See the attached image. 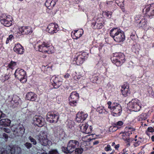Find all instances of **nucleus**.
I'll return each instance as SVG.
<instances>
[{
  "instance_id": "1",
  "label": "nucleus",
  "mask_w": 154,
  "mask_h": 154,
  "mask_svg": "<svg viewBox=\"0 0 154 154\" xmlns=\"http://www.w3.org/2000/svg\"><path fill=\"white\" fill-rule=\"evenodd\" d=\"M109 34L116 42H122L125 40L124 32L120 29H118L116 28L112 29L110 30Z\"/></svg>"
},
{
  "instance_id": "2",
  "label": "nucleus",
  "mask_w": 154,
  "mask_h": 154,
  "mask_svg": "<svg viewBox=\"0 0 154 154\" xmlns=\"http://www.w3.org/2000/svg\"><path fill=\"white\" fill-rule=\"evenodd\" d=\"M111 60L112 62L115 64L117 66H120L126 60L124 54L121 52L113 54Z\"/></svg>"
},
{
  "instance_id": "3",
  "label": "nucleus",
  "mask_w": 154,
  "mask_h": 154,
  "mask_svg": "<svg viewBox=\"0 0 154 154\" xmlns=\"http://www.w3.org/2000/svg\"><path fill=\"white\" fill-rule=\"evenodd\" d=\"M79 143L76 140H70L68 143L66 148L62 147V151L66 153L70 154L79 147Z\"/></svg>"
},
{
  "instance_id": "4",
  "label": "nucleus",
  "mask_w": 154,
  "mask_h": 154,
  "mask_svg": "<svg viewBox=\"0 0 154 154\" xmlns=\"http://www.w3.org/2000/svg\"><path fill=\"white\" fill-rule=\"evenodd\" d=\"M9 152L10 154H20L21 149L16 146H7L6 150L4 148H0V154H7V152Z\"/></svg>"
},
{
  "instance_id": "5",
  "label": "nucleus",
  "mask_w": 154,
  "mask_h": 154,
  "mask_svg": "<svg viewBox=\"0 0 154 154\" xmlns=\"http://www.w3.org/2000/svg\"><path fill=\"white\" fill-rule=\"evenodd\" d=\"M38 51L43 53L51 54L54 52V48L49 44L44 42L38 46Z\"/></svg>"
},
{
  "instance_id": "6",
  "label": "nucleus",
  "mask_w": 154,
  "mask_h": 154,
  "mask_svg": "<svg viewBox=\"0 0 154 154\" xmlns=\"http://www.w3.org/2000/svg\"><path fill=\"white\" fill-rule=\"evenodd\" d=\"M108 105V108L113 113L119 115L122 111L121 106L117 103H112L111 101L107 103Z\"/></svg>"
},
{
  "instance_id": "7",
  "label": "nucleus",
  "mask_w": 154,
  "mask_h": 154,
  "mask_svg": "<svg viewBox=\"0 0 154 154\" xmlns=\"http://www.w3.org/2000/svg\"><path fill=\"white\" fill-rule=\"evenodd\" d=\"M135 23L139 27L145 28L147 26V21L144 17L140 15H136L134 17Z\"/></svg>"
},
{
  "instance_id": "8",
  "label": "nucleus",
  "mask_w": 154,
  "mask_h": 154,
  "mask_svg": "<svg viewBox=\"0 0 154 154\" xmlns=\"http://www.w3.org/2000/svg\"><path fill=\"white\" fill-rule=\"evenodd\" d=\"M1 23L5 26L9 27L12 25V17L10 15L7 16L5 14H2L0 17Z\"/></svg>"
},
{
  "instance_id": "9",
  "label": "nucleus",
  "mask_w": 154,
  "mask_h": 154,
  "mask_svg": "<svg viewBox=\"0 0 154 154\" xmlns=\"http://www.w3.org/2000/svg\"><path fill=\"white\" fill-rule=\"evenodd\" d=\"M26 73L23 69L19 68L17 69L15 71L14 75L16 78L20 80L21 82H26Z\"/></svg>"
},
{
  "instance_id": "10",
  "label": "nucleus",
  "mask_w": 154,
  "mask_h": 154,
  "mask_svg": "<svg viewBox=\"0 0 154 154\" xmlns=\"http://www.w3.org/2000/svg\"><path fill=\"white\" fill-rule=\"evenodd\" d=\"M59 118L58 114L54 112H49L47 114V119L48 121L51 123H57Z\"/></svg>"
},
{
  "instance_id": "11",
  "label": "nucleus",
  "mask_w": 154,
  "mask_h": 154,
  "mask_svg": "<svg viewBox=\"0 0 154 154\" xmlns=\"http://www.w3.org/2000/svg\"><path fill=\"white\" fill-rule=\"evenodd\" d=\"M128 105L132 110L135 112L139 111L141 107V104L139 100L137 99L133 100Z\"/></svg>"
},
{
  "instance_id": "12",
  "label": "nucleus",
  "mask_w": 154,
  "mask_h": 154,
  "mask_svg": "<svg viewBox=\"0 0 154 154\" xmlns=\"http://www.w3.org/2000/svg\"><path fill=\"white\" fill-rule=\"evenodd\" d=\"M37 138L40 143L42 145L46 146L48 144V140L47 138L46 133L44 131H41L37 136Z\"/></svg>"
},
{
  "instance_id": "13",
  "label": "nucleus",
  "mask_w": 154,
  "mask_h": 154,
  "mask_svg": "<svg viewBox=\"0 0 154 154\" xmlns=\"http://www.w3.org/2000/svg\"><path fill=\"white\" fill-rule=\"evenodd\" d=\"M143 12L149 17L152 18L154 16V4L146 6L143 9Z\"/></svg>"
},
{
  "instance_id": "14",
  "label": "nucleus",
  "mask_w": 154,
  "mask_h": 154,
  "mask_svg": "<svg viewBox=\"0 0 154 154\" xmlns=\"http://www.w3.org/2000/svg\"><path fill=\"white\" fill-rule=\"evenodd\" d=\"M51 82L55 88H58L62 84V79L59 77L55 75L52 76L51 79Z\"/></svg>"
},
{
  "instance_id": "15",
  "label": "nucleus",
  "mask_w": 154,
  "mask_h": 154,
  "mask_svg": "<svg viewBox=\"0 0 154 154\" xmlns=\"http://www.w3.org/2000/svg\"><path fill=\"white\" fill-rule=\"evenodd\" d=\"M33 120L34 124L39 127H42L44 124V119L40 116L35 115Z\"/></svg>"
},
{
  "instance_id": "16",
  "label": "nucleus",
  "mask_w": 154,
  "mask_h": 154,
  "mask_svg": "<svg viewBox=\"0 0 154 154\" xmlns=\"http://www.w3.org/2000/svg\"><path fill=\"white\" fill-rule=\"evenodd\" d=\"M87 54L86 53L84 52L79 54L76 56V62L78 65L83 63L85 60L87 58Z\"/></svg>"
},
{
  "instance_id": "17",
  "label": "nucleus",
  "mask_w": 154,
  "mask_h": 154,
  "mask_svg": "<svg viewBox=\"0 0 154 154\" xmlns=\"http://www.w3.org/2000/svg\"><path fill=\"white\" fill-rule=\"evenodd\" d=\"M88 126L86 123L80 124L79 125L80 131L83 133L86 134L91 133L92 131V128L91 126L88 128Z\"/></svg>"
},
{
  "instance_id": "18",
  "label": "nucleus",
  "mask_w": 154,
  "mask_h": 154,
  "mask_svg": "<svg viewBox=\"0 0 154 154\" xmlns=\"http://www.w3.org/2000/svg\"><path fill=\"white\" fill-rule=\"evenodd\" d=\"M48 29V31L49 33L54 34L56 33L58 30V26L55 23H51L49 24L47 27Z\"/></svg>"
},
{
  "instance_id": "19",
  "label": "nucleus",
  "mask_w": 154,
  "mask_h": 154,
  "mask_svg": "<svg viewBox=\"0 0 154 154\" xmlns=\"http://www.w3.org/2000/svg\"><path fill=\"white\" fill-rule=\"evenodd\" d=\"M88 116V114L81 112H78L76 115V121L78 122H82L85 120Z\"/></svg>"
},
{
  "instance_id": "20",
  "label": "nucleus",
  "mask_w": 154,
  "mask_h": 154,
  "mask_svg": "<svg viewBox=\"0 0 154 154\" xmlns=\"http://www.w3.org/2000/svg\"><path fill=\"white\" fill-rule=\"evenodd\" d=\"M13 50L16 53L20 54H23L24 52L23 47L19 43L15 44Z\"/></svg>"
},
{
  "instance_id": "21",
  "label": "nucleus",
  "mask_w": 154,
  "mask_h": 154,
  "mask_svg": "<svg viewBox=\"0 0 154 154\" xmlns=\"http://www.w3.org/2000/svg\"><path fill=\"white\" fill-rule=\"evenodd\" d=\"M19 30L23 34L31 35L32 32V28L30 27L23 26L19 28Z\"/></svg>"
},
{
  "instance_id": "22",
  "label": "nucleus",
  "mask_w": 154,
  "mask_h": 154,
  "mask_svg": "<svg viewBox=\"0 0 154 154\" xmlns=\"http://www.w3.org/2000/svg\"><path fill=\"white\" fill-rule=\"evenodd\" d=\"M58 0H46L45 5L49 9H51L55 5Z\"/></svg>"
},
{
  "instance_id": "23",
  "label": "nucleus",
  "mask_w": 154,
  "mask_h": 154,
  "mask_svg": "<svg viewBox=\"0 0 154 154\" xmlns=\"http://www.w3.org/2000/svg\"><path fill=\"white\" fill-rule=\"evenodd\" d=\"M92 26L94 29H100L103 27V25L102 23L97 20V21H94L92 22Z\"/></svg>"
},
{
  "instance_id": "24",
  "label": "nucleus",
  "mask_w": 154,
  "mask_h": 154,
  "mask_svg": "<svg viewBox=\"0 0 154 154\" xmlns=\"http://www.w3.org/2000/svg\"><path fill=\"white\" fill-rule=\"evenodd\" d=\"M56 133L57 136L60 137L61 139H63L65 137V134L64 131L60 127L57 128Z\"/></svg>"
},
{
  "instance_id": "25",
  "label": "nucleus",
  "mask_w": 154,
  "mask_h": 154,
  "mask_svg": "<svg viewBox=\"0 0 154 154\" xmlns=\"http://www.w3.org/2000/svg\"><path fill=\"white\" fill-rule=\"evenodd\" d=\"M10 123L11 121L8 119H3L0 120V125L3 126H9Z\"/></svg>"
},
{
  "instance_id": "26",
  "label": "nucleus",
  "mask_w": 154,
  "mask_h": 154,
  "mask_svg": "<svg viewBox=\"0 0 154 154\" xmlns=\"http://www.w3.org/2000/svg\"><path fill=\"white\" fill-rule=\"evenodd\" d=\"M66 125L68 129L72 131L74 130L75 122L73 121L70 120H68Z\"/></svg>"
},
{
  "instance_id": "27",
  "label": "nucleus",
  "mask_w": 154,
  "mask_h": 154,
  "mask_svg": "<svg viewBox=\"0 0 154 154\" xmlns=\"http://www.w3.org/2000/svg\"><path fill=\"white\" fill-rule=\"evenodd\" d=\"M83 33V29H81L80 30H76L74 31V34L75 38L74 39H77L81 37Z\"/></svg>"
},
{
  "instance_id": "28",
  "label": "nucleus",
  "mask_w": 154,
  "mask_h": 154,
  "mask_svg": "<svg viewBox=\"0 0 154 154\" xmlns=\"http://www.w3.org/2000/svg\"><path fill=\"white\" fill-rule=\"evenodd\" d=\"M17 63L16 62L11 61L7 66V70H10V69H13L14 67L17 65Z\"/></svg>"
},
{
  "instance_id": "29",
  "label": "nucleus",
  "mask_w": 154,
  "mask_h": 154,
  "mask_svg": "<svg viewBox=\"0 0 154 154\" xmlns=\"http://www.w3.org/2000/svg\"><path fill=\"white\" fill-rule=\"evenodd\" d=\"M14 131L15 133L17 132V134L14 133V134L16 136H20L22 135V134L24 133V131L22 128H19V129H16L14 130Z\"/></svg>"
},
{
  "instance_id": "30",
  "label": "nucleus",
  "mask_w": 154,
  "mask_h": 154,
  "mask_svg": "<svg viewBox=\"0 0 154 154\" xmlns=\"http://www.w3.org/2000/svg\"><path fill=\"white\" fill-rule=\"evenodd\" d=\"M129 133H128V132H127L125 134H124L123 135V137H122V138L125 141L126 143H128L129 142L130 138L129 137Z\"/></svg>"
},
{
  "instance_id": "31",
  "label": "nucleus",
  "mask_w": 154,
  "mask_h": 154,
  "mask_svg": "<svg viewBox=\"0 0 154 154\" xmlns=\"http://www.w3.org/2000/svg\"><path fill=\"white\" fill-rule=\"evenodd\" d=\"M121 91L122 95L124 96H128L129 94V90L127 88H122Z\"/></svg>"
},
{
  "instance_id": "32",
  "label": "nucleus",
  "mask_w": 154,
  "mask_h": 154,
  "mask_svg": "<svg viewBox=\"0 0 154 154\" xmlns=\"http://www.w3.org/2000/svg\"><path fill=\"white\" fill-rule=\"evenodd\" d=\"M120 127L114 125L113 126L110 127L109 130L113 132L116 131Z\"/></svg>"
},
{
  "instance_id": "33",
  "label": "nucleus",
  "mask_w": 154,
  "mask_h": 154,
  "mask_svg": "<svg viewBox=\"0 0 154 154\" xmlns=\"http://www.w3.org/2000/svg\"><path fill=\"white\" fill-rule=\"evenodd\" d=\"M97 111L100 113H105L106 111L104 109L103 107L102 106L98 107L97 109Z\"/></svg>"
},
{
  "instance_id": "34",
  "label": "nucleus",
  "mask_w": 154,
  "mask_h": 154,
  "mask_svg": "<svg viewBox=\"0 0 154 154\" xmlns=\"http://www.w3.org/2000/svg\"><path fill=\"white\" fill-rule=\"evenodd\" d=\"M28 139L33 144L35 145L36 144L37 142L36 140L31 136H29Z\"/></svg>"
},
{
  "instance_id": "35",
  "label": "nucleus",
  "mask_w": 154,
  "mask_h": 154,
  "mask_svg": "<svg viewBox=\"0 0 154 154\" xmlns=\"http://www.w3.org/2000/svg\"><path fill=\"white\" fill-rule=\"evenodd\" d=\"M76 153L81 154L83 152V149L81 148H76L74 150Z\"/></svg>"
},
{
  "instance_id": "36",
  "label": "nucleus",
  "mask_w": 154,
  "mask_h": 154,
  "mask_svg": "<svg viewBox=\"0 0 154 154\" xmlns=\"http://www.w3.org/2000/svg\"><path fill=\"white\" fill-rule=\"evenodd\" d=\"M15 34L16 35V36L17 38H20V37H21L23 34V32H21L20 31L19 32H17V33Z\"/></svg>"
},
{
  "instance_id": "37",
  "label": "nucleus",
  "mask_w": 154,
  "mask_h": 154,
  "mask_svg": "<svg viewBox=\"0 0 154 154\" xmlns=\"http://www.w3.org/2000/svg\"><path fill=\"white\" fill-rule=\"evenodd\" d=\"M24 145L27 149H29L32 147V144L28 142L24 144Z\"/></svg>"
},
{
  "instance_id": "38",
  "label": "nucleus",
  "mask_w": 154,
  "mask_h": 154,
  "mask_svg": "<svg viewBox=\"0 0 154 154\" xmlns=\"http://www.w3.org/2000/svg\"><path fill=\"white\" fill-rule=\"evenodd\" d=\"M72 97H70V98H69V103L71 105H76V102L74 100H72Z\"/></svg>"
},
{
  "instance_id": "39",
  "label": "nucleus",
  "mask_w": 154,
  "mask_h": 154,
  "mask_svg": "<svg viewBox=\"0 0 154 154\" xmlns=\"http://www.w3.org/2000/svg\"><path fill=\"white\" fill-rule=\"evenodd\" d=\"M123 124V122L122 121H119L118 122L114 123V125L117 126L118 127L122 125Z\"/></svg>"
},
{
  "instance_id": "40",
  "label": "nucleus",
  "mask_w": 154,
  "mask_h": 154,
  "mask_svg": "<svg viewBox=\"0 0 154 154\" xmlns=\"http://www.w3.org/2000/svg\"><path fill=\"white\" fill-rule=\"evenodd\" d=\"M49 154H58L57 151L56 149H52L49 152Z\"/></svg>"
},
{
  "instance_id": "41",
  "label": "nucleus",
  "mask_w": 154,
  "mask_h": 154,
  "mask_svg": "<svg viewBox=\"0 0 154 154\" xmlns=\"http://www.w3.org/2000/svg\"><path fill=\"white\" fill-rule=\"evenodd\" d=\"M11 103L14 104V103L15 104L14 105V107L15 106H16L17 105H18V100H15L14 98H12V100L11 102Z\"/></svg>"
},
{
  "instance_id": "42",
  "label": "nucleus",
  "mask_w": 154,
  "mask_h": 154,
  "mask_svg": "<svg viewBox=\"0 0 154 154\" xmlns=\"http://www.w3.org/2000/svg\"><path fill=\"white\" fill-rule=\"evenodd\" d=\"M13 38V36L12 35H9V37L7 39L6 41V44H8L9 43L10 40L11 41V39Z\"/></svg>"
},
{
  "instance_id": "43",
  "label": "nucleus",
  "mask_w": 154,
  "mask_h": 154,
  "mask_svg": "<svg viewBox=\"0 0 154 154\" xmlns=\"http://www.w3.org/2000/svg\"><path fill=\"white\" fill-rule=\"evenodd\" d=\"M112 12L111 11H107V12H105V15L106 16L109 18H111V17Z\"/></svg>"
},
{
  "instance_id": "44",
  "label": "nucleus",
  "mask_w": 154,
  "mask_h": 154,
  "mask_svg": "<svg viewBox=\"0 0 154 154\" xmlns=\"http://www.w3.org/2000/svg\"><path fill=\"white\" fill-rule=\"evenodd\" d=\"M135 35L136 32L135 31H134L133 32H132L131 35L130 37L132 40L135 39Z\"/></svg>"
},
{
  "instance_id": "45",
  "label": "nucleus",
  "mask_w": 154,
  "mask_h": 154,
  "mask_svg": "<svg viewBox=\"0 0 154 154\" xmlns=\"http://www.w3.org/2000/svg\"><path fill=\"white\" fill-rule=\"evenodd\" d=\"M10 75H9V73L8 74H6L4 76V81L8 80L10 77Z\"/></svg>"
},
{
  "instance_id": "46",
  "label": "nucleus",
  "mask_w": 154,
  "mask_h": 154,
  "mask_svg": "<svg viewBox=\"0 0 154 154\" xmlns=\"http://www.w3.org/2000/svg\"><path fill=\"white\" fill-rule=\"evenodd\" d=\"M112 87V85L109 83H107L106 85V88L108 90H110Z\"/></svg>"
},
{
  "instance_id": "47",
  "label": "nucleus",
  "mask_w": 154,
  "mask_h": 154,
  "mask_svg": "<svg viewBox=\"0 0 154 154\" xmlns=\"http://www.w3.org/2000/svg\"><path fill=\"white\" fill-rule=\"evenodd\" d=\"M79 96V94L76 91H73L71 93L70 96Z\"/></svg>"
},
{
  "instance_id": "48",
  "label": "nucleus",
  "mask_w": 154,
  "mask_h": 154,
  "mask_svg": "<svg viewBox=\"0 0 154 154\" xmlns=\"http://www.w3.org/2000/svg\"><path fill=\"white\" fill-rule=\"evenodd\" d=\"M146 116L145 114L142 113L140 116V117L141 120H145L146 118Z\"/></svg>"
},
{
  "instance_id": "49",
  "label": "nucleus",
  "mask_w": 154,
  "mask_h": 154,
  "mask_svg": "<svg viewBox=\"0 0 154 154\" xmlns=\"http://www.w3.org/2000/svg\"><path fill=\"white\" fill-rule=\"evenodd\" d=\"M98 80V77L96 76H94L92 78V79H91V81L94 83H96L97 81Z\"/></svg>"
},
{
  "instance_id": "50",
  "label": "nucleus",
  "mask_w": 154,
  "mask_h": 154,
  "mask_svg": "<svg viewBox=\"0 0 154 154\" xmlns=\"http://www.w3.org/2000/svg\"><path fill=\"white\" fill-rule=\"evenodd\" d=\"M35 95V94L34 92H28L26 95V96H34Z\"/></svg>"
},
{
  "instance_id": "51",
  "label": "nucleus",
  "mask_w": 154,
  "mask_h": 154,
  "mask_svg": "<svg viewBox=\"0 0 154 154\" xmlns=\"http://www.w3.org/2000/svg\"><path fill=\"white\" fill-rule=\"evenodd\" d=\"M105 150L106 151H108L111 150L112 149L111 148V146L109 145H107V146L105 148Z\"/></svg>"
},
{
  "instance_id": "52",
  "label": "nucleus",
  "mask_w": 154,
  "mask_h": 154,
  "mask_svg": "<svg viewBox=\"0 0 154 154\" xmlns=\"http://www.w3.org/2000/svg\"><path fill=\"white\" fill-rule=\"evenodd\" d=\"M118 5L119 6H120V7H121L120 8L121 9V10L123 12L125 13L126 12L125 10L124 6H123V5H124L123 4H122V5L121 4V5Z\"/></svg>"
},
{
  "instance_id": "53",
  "label": "nucleus",
  "mask_w": 154,
  "mask_h": 154,
  "mask_svg": "<svg viewBox=\"0 0 154 154\" xmlns=\"http://www.w3.org/2000/svg\"><path fill=\"white\" fill-rule=\"evenodd\" d=\"M118 5L119 6H120V7H121L120 8L121 9V10L123 12L125 13L126 12L125 10L124 6H123V5H124L123 4H122V5L121 4V5Z\"/></svg>"
},
{
  "instance_id": "54",
  "label": "nucleus",
  "mask_w": 154,
  "mask_h": 154,
  "mask_svg": "<svg viewBox=\"0 0 154 154\" xmlns=\"http://www.w3.org/2000/svg\"><path fill=\"white\" fill-rule=\"evenodd\" d=\"M122 88H127L128 89L129 88L128 84L127 83H126L125 84L122 86Z\"/></svg>"
},
{
  "instance_id": "55",
  "label": "nucleus",
  "mask_w": 154,
  "mask_h": 154,
  "mask_svg": "<svg viewBox=\"0 0 154 154\" xmlns=\"http://www.w3.org/2000/svg\"><path fill=\"white\" fill-rule=\"evenodd\" d=\"M4 131L7 133H9L10 132V129L8 128H4Z\"/></svg>"
},
{
  "instance_id": "56",
  "label": "nucleus",
  "mask_w": 154,
  "mask_h": 154,
  "mask_svg": "<svg viewBox=\"0 0 154 154\" xmlns=\"http://www.w3.org/2000/svg\"><path fill=\"white\" fill-rule=\"evenodd\" d=\"M147 130L149 132H152L154 131V129L153 128L151 127H149L147 129Z\"/></svg>"
},
{
  "instance_id": "57",
  "label": "nucleus",
  "mask_w": 154,
  "mask_h": 154,
  "mask_svg": "<svg viewBox=\"0 0 154 154\" xmlns=\"http://www.w3.org/2000/svg\"><path fill=\"white\" fill-rule=\"evenodd\" d=\"M128 128L129 130V131H128V133H129V132H130L131 131H135V129L134 128L130 127H128Z\"/></svg>"
},
{
  "instance_id": "58",
  "label": "nucleus",
  "mask_w": 154,
  "mask_h": 154,
  "mask_svg": "<svg viewBox=\"0 0 154 154\" xmlns=\"http://www.w3.org/2000/svg\"><path fill=\"white\" fill-rule=\"evenodd\" d=\"M3 137H4L5 141H6L8 138V136L5 133L3 134Z\"/></svg>"
},
{
  "instance_id": "59",
  "label": "nucleus",
  "mask_w": 154,
  "mask_h": 154,
  "mask_svg": "<svg viewBox=\"0 0 154 154\" xmlns=\"http://www.w3.org/2000/svg\"><path fill=\"white\" fill-rule=\"evenodd\" d=\"M70 75L69 74V73H67L65 75H64V77L65 79H67L68 78H69L70 77Z\"/></svg>"
},
{
  "instance_id": "60",
  "label": "nucleus",
  "mask_w": 154,
  "mask_h": 154,
  "mask_svg": "<svg viewBox=\"0 0 154 154\" xmlns=\"http://www.w3.org/2000/svg\"><path fill=\"white\" fill-rule=\"evenodd\" d=\"M29 97L30 98V100L32 101H34L35 100V97Z\"/></svg>"
},
{
  "instance_id": "61",
  "label": "nucleus",
  "mask_w": 154,
  "mask_h": 154,
  "mask_svg": "<svg viewBox=\"0 0 154 154\" xmlns=\"http://www.w3.org/2000/svg\"><path fill=\"white\" fill-rule=\"evenodd\" d=\"M5 114L2 113V112L0 111V119L1 118V117H4L5 116Z\"/></svg>"
},
{
  "instance_id": "62",
  "label": "nucleus",
  "mask_w": 154,
  "mask_h": 154,
  "mask_svg": "<svg viewBox=\"0 0 154 154\" xmlns=\"http://www.w3.org/2000/svg\"><path fill=\"white\" fill-rule=\"evenodd\" d=\"M99 143V141H98L97 140L93 142V144L94 145H97Z\"/></svg>"
},
{
  "instance_id": "63",
  "label": "nucleus",
  "mask_w": 154,
  "mask_h": 154,
  "mask_svg": "<svg viewBox=\"0 0 154 154\" xmlns=\"http://www.w3.org/2000/svg\"><path fill=\"white\" fill-rule=\"evenodd\" d=\"M112 3V1H107L106 2V3L107 5H109V4H111Z\"/></svg>"
},
{
  "instance_id": "64",
  "label": "nucleus",
  "mask_w": 154,
  "mask_h": 154,
  "mask_svg": "<svg viewBox=\"0 0 154 154\" xmlns=\"http://www.w3.org/2000/svg\"><path fill=\"white\" fill-rule=\"evenodd\" d=\"M119 144H118L117 145H116L115 146V148L116 149H117L119 147Z\"/></svg>"
}]
</instances>
